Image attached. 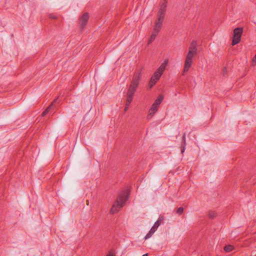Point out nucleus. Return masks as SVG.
Instances as JSON below:
<instances>
[{"label":"nucleus","instance_id":"obj_1","mask_svg":"<svg viewBox=\"0 0 256 256\" xmlns=\"http://www.w3.org/2000/svg\"><path fill=\"white\" fill-rule=\"evenodd\" d=\"M197 42L196 41H192L188 48V51L184 61V73L188 72L192 64V60L197 54Z\"/></svg>","mask_w":256,"mask_h":256},{"label":"nucleus","instance_id":"obj_2","mask_svg":"<svg viewBox=\"0 0 256 256\" xmlns=\"http://www.w3.org/2000/svg\"><path fill=\"white\" fill-rule=\"evenodd\" d=\"M128 194L126 192H123L120 193L116 202L113 204L110 210V213L114 214L118 212L124 206L126 202L128 200Z\"/></svg>","mask_w":256,"mask_h":256},{"label":"nucleus","instance_id":"obj_3","mask_svg":"<svg viewBox=\"0 0 256 256\" xmlns=\"http://www.w3.org/2000/svg\"><path fill=\"white\" fill-rule=\"evenodd\" d=\"M141 76L142 74L140 72H137L134 74L132 81L128 88V90L126 94L128 97L133 98L134 94L138 86Z\"/></svg>","mask_w":256,"mask_h":256},{"label":"nucleus","instance_id":"obj_4","mask_svg":"<svg viewBox=\"0 0 256 256\" xmlns=\"http://www.w3.org/2000/svg\"><path fill=\"white\" fill-rule=\"evenodd\" d=\"M164 97L162 96H160L158 98H157L154 104H152L149 110L148 114V118L150 119L154 114L157 112L158 110V108L162 102L163 100Z\"/></svg>","mask_w":256,"mask_h":256},{"label":"nucleus","instance_id":"obj_5","mask_svg":"<svg viewBox=\"0 0 256 256\" xmlns=\"http://www.w3.org/2000/svg\"><path fill=\"white\" fill-rule=\"evenodd\" d=\"M243 32L242 28H237L234 30V38L232 42V45L234 46L238 44L240 40V37Z\"/></svg>","mask_w":256,"mask_h":256},{"label":"nucleus","instance_id":"obj_6","mask_svg":"<svg viewBox=\"0 0 256 256\" xmlns=\"http://www.w3.org/2000/svg\"><path fill=\"white\" fill-rule=\"evenodd\" d=\"M167 0H163L161 2L160 8L158 12L157 17L164 19L166 8L167 6Z\"/></svg>","mask_w":256,"mask_h":256},{"label":"nucleus","instance_id":"obj_7","mask_svg":"<svg viewBox=\"0 0 256 256\" xmlns=\"http://www.w3.org/2000/svg\"><path fill=\"white\" fill-rule=\"evenodd\" d=\"M89 18V14L88 13H84L80 19V29L82 30L84 28V26L87 24Z\"/></svg>","mask_w":256,"mask_h":256},{"label":"nucleus","instance_id":"obj_8","mask_svg":"<svg viewBox=\"0 0 256 256\" xmlns=\"http://www.w3.org/2000/svg\"><path fill=\"white\" fill-rule=\"evenodd\" d=\"M164 18H159L157 17V19L156 21L155 26H154L153 30L154 32L158 34V32L160 30L164 22Z\"/></svg>","mask_w":256,"mask_h":256},{"label":"nucleus","instance_id":"obj_9","mask_svg":"<svg viewBox=\"0 0 256 256\" xmlns=\"http://www.w3.org/2000/svg\"><path fill=\"white\" fill-rule=\"evenodd\" d=\"M168 63V60H166L157 69L158 70L163 74L164 71V70L166 66H167Z\"/></svg>","mask_w":256,"mask_h":256},{"label":"nucleus","instance_id":"obj_10","mask_svg":"<svg viewBox=\"0 0 256 256\" xmlns=\"http://www.w3.org/2000/svg\"><path fill=\"white\" fill-rule=\"evenodd\" d=\"M57 100H58V98H56V99L54 100V102H52V104H51L49 106H48V107L47 108H46V110H45L42 112V116H46V114L48 112H49V111L52 108V106H53L54 104V102H56L57 101Z\"/></svg>","mask_w":256,"mask_h":256},{"label":"nucleus","instance_id":"obj_11","mask_svg":"<svg viewBox=\"0 0 256 256\" xmlns=\"http://www.w3.org/2000/svg\"><path fill=\"white\" fill-rule=\"evenodd\" d=\"M162 74V72H160L156 70L154 72L152 77L154 78L155 80H158Z\"/></svg>","mask_w":256,"mask_h":256},{"label":"nucleus","instance_id":"obj_12","mask_svg":"<svg viewBox=\"0 0 256 256\" xmlns=\"http://www.w3.org/2000/svg\"><path fill=\"white\" fill-rule=\"evenodd\" d=\"M182 141H183L184 145H183V146H182V148H181V152H182V154L184 153V152L185 149H186V134L185 133L184 134V135L182 136Z\"/></svg>","mask_w":256,"mask_h":256},{"label":"nucleus","instance_id":"obj_13","mask_svg":"<svg viewBox=\"0 0 256 256\" xmlns=\"http://www.w3.org/2000/svg\"><path fill=\"white\" fill-rule=\"evenodd\" d=\"M158 34V33L153 31L152 34H151L149 38L148 44H150L152 42H153Z\"/></svg>","mask_w":256,"mask_h":256},{"label":"nucleus","instance_id":"obj_14","mask_svg":"<svg viewBox=\"0 0 256 256\" xmlns=\"http://www.w3.org/2000/svg\"><path fill=\"white\" fill-rule=\"evenodd\" d=\"M157 81L158 80H155L154 78L152 76L148 84L150 88H151L156 84Z\"/></svg>","mask_w":256,"mask_h":256},{"label":"nucleus","instance_id":"obj_15","mask_svg":"<svg viewBox=\"0 0 256 256\" xmlns=\"http://www.w3.org/2000/svg\"><path fill=\"white\" fill-rule=\"evenodd\" d=\"M234 248V247L232 245H227L224 246V250L226 252H228L232 251Z\"/></svg>","mask_w":256,"mask_h":256},{"label":"nucleus","instance_id":"obj_16","mask_svg":"<svg viewBox=\"0 0 256 256\" xmlns=\"http://www.w3.org/2000/svg\"><path fill=\"white\" fill-rule=\"evenodd\" d=\"M162 220L163 219L162 218H160L156 222H155L153 226L155 227L156 229H157L159 226L161 224Z\"/></svg>","mask_w":256,"mask_h":256},{"label":"nucleus","instance_id":"obj_17","mask_svg":"<svg viewBox=\"0 0 256 256\" xmlns=\"http://www.w3.org/2000/svg\"><path fill=\"white\" fill-rule=\"evenodd\" d=\"M133 98L128 97L126 98V102L125 106L129 107L131 102L132 101Z\"/></svg>","mask_w":256,"mask_h":256},{"label":"nucleus","instance_id":"obj_18","mask_svg":"<svg viewBox=\"0 0 256 256\" xmlns=\"http://www.w3.org/2000/svg\"><path fill=\"white\" fill-rule=\"evenodd\" d=\"M133 98L128 97L126 98V102L125 106L129 107L131 102L132 101Z\"/></svg>","mask_w":256,"mask_h":256},{"label":"nucleus","instance_id":"obj_19","mask_svg":"<svg viewBox=\"0 0 256 256\" xmlns=\"http://www.w3.org/2000/svg\"><path fill=\"white\" fill-rule=\"evenodd\" d=\"M183 212H184V208L182 207H180L178 208V210H176V213L178 214L179 215H180L182 214Z\"/></svg>","mask_w":256,"mask_h":256},{"label":"nucleus","instance_id":"obj_20","mask_svg":"<svg viewBox=\"0 0 256 256\" xmlns=\"http://www.w3.org/2000/svg\"><path fill=\"white\" fill-rule=\"evenodd\" d=\"M208 216L210 218H214L216 217V213L214 212H210Z\"/></svg>","mask_w":256,"mask_h":256},{"label":"nucleus","instance_id":"obj_21","mask_svg":"<svg viewBox=\"0 0 256 256\" xmlns=\"http://www.w3.org/2000/svg\"><path fill=\"white\" fill-rule=\"evenodd\" d=\"M152 235V234L149 232L148 233L146 234V236H145L144 238L146 240L148 239V238H150Z\"/></svg>","mask_w":256,"mask_h":256},{"label":"nucleus","instance_id":"obj_22","mask_svg":"<svg viewBox=\"0 0 256 256\" xmlns=\"http://www.w3.org/2000/svg\"><path fill=\"white\" fill-rule=\"evenodd\" d=\"M156 229L155 228V227L153 226L150 230V232L153 234L156 232Z\"/></svg>","mask_w":256,"mask_h":256},{"label":"nucleus","instance_id":"obj_23","mask_svg":"<svg viewBox=\"0 0 256 256\" xmlns=\"http://www.w3.org/2000/svg\"><path fill=\"white\" fill-rule=\"evenodd\" d=\"M50 18H52V19H56V16L53 14H50Z\"/></svg>","mask_w":256,"mask_h":256},{"label":"nucleus","instance_id":"obj_24","mask_svg":"<svg viewBox=\"0 0 256 256\" xmlns=\"http://www.w3.org/2000/svg\"><path fill=\"white\" fill-rule=\"evenodd\" d=\"M128 107L125 106H124V112L127 111V110H128Z\"/></svg>","mask_w":256,"mask_h":256},{"label":"nucleus","instance_id":"obj_25","mask_svg":"<svg viewBox=\"0 0 256 256\" xmlns=\"http://www.w3.org/2000/svg\"><path fill=\"white\" fill-rule=\"evenodd\" d=\"M106 256H114V255L112 253L110 252L107 254Z\"/></svg>","mask_w":256,"mask_h":256},{"label":"nucleus","instance_id":"obj_26","mask_svg":"<svg viewBox=\"0 0 256 256\" xmlns=\"http://www.w3.org/2000/svg\"><path fill=\"white\" fill-rule=\"evenodd\" d=\"M142 256H148V254H144Z\"/></svg>","mask_w":256,"mask_h":256}]
</instances>
